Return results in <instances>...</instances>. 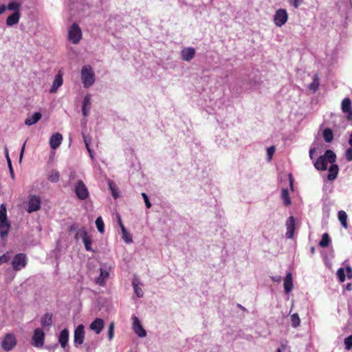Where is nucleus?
<instances>
[{
    "label": "nucleus",
    "mask_w": 352,
    "mask_h": 352,
    "mask_svg": "<svg viewBox=\"0 0 352 352\" xmlns=\"http://www.w3.org/2000/svg\"><path fill=\"white\" fill-rule=\"evenodd\" d=\"M274 152H275V148L273 146H270V147H268L267 148V155H268L269 160H271L273 154L274 153Z\"/></svg>",
    "instance_id": "nucleus-48"
},
{
    "label": "nucleus",
    "mask_w": 352,
    "mask_h": 352,
    "mask_svg": "<svg viewBox=\"0 0 352 352\" xmlns=\"http://www.w3.org/2000/svg\"><path fill=\"white\" fill-rule=\"evenodd\" d=\"M85 338L84 326L82 324L78 325L74 331V343L75 346L78 347L83 343Z\"/></svg>",
    "instance_id": "nucleus-11"
},
{
    "label": "nucleus",
    "mask_w": 352,
    "mask_h": 352,
    "mask_svg": "<svg viewBox=\"0 0 352 352\" xmlns=\"http://www.w3.org/2000/svg\"><path fill=\"white\" fill-rule=\"evenodd\" d=\"M41 113L39 112L34 113L32 116H29L25 120V124L31 126L36 123L41 118Z\"/></svg>",
    "instance_id": "nucleus-25"
},
{
    "label": "nucleus",
    "mask_w": 352,
    "mask_h": 352,
    "mask_svg": "<svg viewBox=\"0 0 352 352\" xmlns=\"http://www.w3.org/2000/svg\"><path fill=\"white\" fill-rule=\"evenodd\" d=\"M238 307H240V309L245 310V308L242 307L241 305H238Z\"/></svg>",
    "instance_id": "nucleus-59"
},
{
    "label": "nucleus",
    "mask_w": 352,
    "mask_h": 352,
    "mask_svg": "<svg viewBox=\"0 0 352 352\" xmlns=\"http://www.w3.org/2000/svg\"><path fill=\"white\" fill-rule=\"evenodd\" d=\"M310 252H311V254H314V252H315V248L314 247H311V249H310Z\"/></svg>",
    "instance_id": "nucleus-57"
},
{
    "label": "nucleus",
    "mask_w": 352,
    "mask_h": 352,
    "mask_svg": "<svg viewBox=\"0 0 352 352\" xmlns=\"http://www.w3.org/2000/svg\"><path fill=\"white\" fill-rule=\"evenodd\" d=\"M342 111L345 113L352 109L351 100L349 98H345L341 104Z\"/></svg>",
    "instance_id": "nucleus-28"
},
{
    "label": "nucleus",
    "mask_w": 352,
    "mask_h": 352,
    "mask_svg": "<svg viewBox=\"0 0 352 352\" xmlns=\"http://www.w3.org/2000/svg\"><path fill=\"white\" fill-rule=\"evenodd\" d=\"M20 18L19 12H14L11 15L8 16L6 20V24L8 26H12L19 23Z\"/></svg>",
    "instance_id": "nucleus-23"
},
{
    "label": "nucleus",
    "mask_w": 352,
    "mask_h": 352,
    "mask_svg": "<svg viewBox=\"0 0 352 352\" xmlns=\"http://www.w3.org/2000/svg\"><path fill=\"white\" fill-rule=\"evenodd\" d=\"M10 228V223L7 218V210L4 204L0 206V236L2 239L6 237Z\"/></svg>",
    "instance_id": "nucleus-3"
},
{
    "label": "nucleus",
    "mask_w": 352,
    "mask_h": 352,
    "mask_svg": "<svg viewBox=\"0 0 352 352\" xmlns=\"http://www.w3.org/2000/svg\"><path fill=\"white\" fill-rule=\"evenodd\" d=\"M96 226L98 230L100 233H103L104 231V224L101 217H98L96 220Z\"/></svg>",
    "instance_id": "nucleus-38"
},
{
    "label": "nucleus",
    "mask_w": 352,
    "mask_h": 352,
    "mask_svg": "<svg viewBox=\"0 0 352 352\" xmlns=\"http://www.w3.org/2000/svg\"><path fill=\"white\" fill-rule=\"evenodd\" d=\"M323 137L327 142H331L333 138V134L331 129L327 128L325 129L323 131Z\"/></svg>",
    "instance_id": "nucleus-36"
},
{
    "label": "nucleus",
    "mask_w": 352,
    "mask_h": 352,
    "mask_svg": "<svg viewBox=\"0 0 352 352\" xmlns=\"http://www.w3.org/2000/svg\"><path fill=\"white\" fill-rule=\"evenodd\" d=\"M345 287H346V290H349V291L351 290L352 289V285H351V283H347Z\"/></svg>",
    "instance_id": "nucleus-56"
},
{
    "label": "nucleus",
    "mask_w": 352,
    "mask_h": 352,
    "mask_svg": "<svg viewBox=\"0 0 352 352\" xmlns=\"http://www.w3.org/2000/svg\"><path fill=\"white\" fill-rule=\"evenodd\" d=\"M286 228L287 232L285 233V236L287 239H292L294 234L295 230V219L294 217H289L286 221Z\"/></svg>",
    "instance_id": "nucleus-14"
},
{
    "label": "nucleus",
    "mask_w": 352,
    "mask_h": 352,
    "mask_svg": "<svg viewBox=\"0 0 352 352\" xmlns=\"http://www.w3.org/2000/svg\"><path fill=\"white\" fill-rule=\"evenodd\" d=\"M16 344V339L14 334L8 333L1 342V347L6 351H11Z\"/></svg>",
    "instance_id": "nucleus-7"
},
{
    "label": "nucleus",
    "mask_w": 352,
    "mask_h": 352,
    "mask_svg": "<svg viewBox=\"0 0 352 352\" xmlns=\"http://www.w3.org/2000/svg\"><path fill=\"white\" fill-rule=\"evenodd\" d=\"M116 221H117L118 224L119 225L120 228H122V226H124V224L122 223V221L121 217H120V214L117 213L116 214Z\"/></svg>",
    "instance_id": "nucleus-51"
},
{
    "label": "nucleus",
    "mask_w": 352,
    "mask_h": 352,
    "mask_svg": "<svg viewBox=\"0 0 352 352\" xmlns=\"http://www.w3.org/2000/svg\"><path fill=\"white\" fill-rule=\"evenodd\" d=\"M131 319L133 321V324H132L133 330L134 331L135 334H137L138 336H139L140 338L146 337V332L145 329L143 328L142 325L141 324V322H140V320L138 319V318L136 316L133 315L131 317Z\"/></svg>",
    "instance_id": "nucleus-9"
},
{
    "label": "nucleus",
    "mask_w": 352,
    "mask_h": 352,
    "mask_svg": "<svg viewBox=\"0 0 352 352\" xmlns=\"http://www.w3.org/2000/svg\"><path fill=\"white\" fill-rule=\"evenodd\" d=\"M338 166L335 164V162L331 164V166L329 168V174L327 176L328 179L330 181L334 180L338 176Z\"/></svg>",
    "instance_id": "nucleus-22"
},
{
    "label": "nucleus",
    "mask_w": 352,
    "mask_h": 352,
    "mask_svg": "<svg viewBox=\"0 0 352 352\" xmlns=\"http://www.w3.org/2000/svg\"><path fill=\"white\" fill-rule=\"evenodd\" d=\"M65 352H69V351H68V347H67V348H66V350H65Z\"/></svg>",
    "instance_id": "nucleus-61"
},
{
    "label": "nucleus",
    "mask_w": 352,
    "mask_h": 352,
    "mask_svg": "<svg viewBox=\"0 0 352 352\" xmlns=\"http://www.w3.org/2000/svg\"><path fill=\"white\" fill-rule=\"evenodd\" d=\"M25 144H26V141L23 143V144L22 145L21 149L20 155H19V162H21V161H22V159L23 157V153L25 152Z\"/></svg>",
    "instance_id": "nucleus-49"
},
{
    "label": "nucleus",
    "mask_w": 352,
    "mask_h": 352,
    "mask_svg": "<svg viewBox=\"0 0 352 352\" xmlns=\"http://www.w3.org/2000/svg\"><path fill=\"white\" fill-rule=\"evenodd\" d=\"M304 0H288L289 3L295 8H298Z\"/></svg>",
    "instance_id": "nucleus-43"
},
{
    "label": "nucleus",
    "mask_w": 352,
    "mask_h": 352,
    "mask_svg": "<svg viewBox=\"0 0 352 352\" xmlns=\"http://www.w3.org/2000/svg\"><path fill=\"white\" fill-rule=\"evenodd\" d=\"M75 192L78 197L80 199H85L89 195L86 186L81 180H78L75 185Z\"/></svg>",
    "instance_id": "nucleus-12"
},
{
    "label": "nucleus",
    "mask_w": 352,
    "mask_h": 352,
    "mask_svg": "<svg viewBox=\"0 0 352 352\" xmlns=\"http://www.w3.org/2000/svg\"><path fill=\"white\" fill-rule=\"evenodd\" d=\"M345 114H346V118L347 119V120L352 122V109L350 110L349 111H347L346 113H345Z\"/></svg>",
    "instance_id": "nucleus-52"
},
{
    "label": "nucleus",
    "mask_w": 352,
    "mask_h": 352,
    "mask_svg": "<svg viewBox=\"0 0 352 352\" xmlns=\"http://www.w3.org/2000/svg\"><path fill=\"white\" fill-rule=\"evenodd\" d=\"M195 49L192 47H184L181 51V57L183 60L190 61L195 56Z\"/></svg>",
    "instance_id": "nucleus-15"
},
{
    "label": "nucleus",
    "mask_w": 352,
    "mask_h": 352,
    "mask_svg": "<svg viewBox=\"0 0 352 352\" xmlns=\"http://www.w3.org/2000/svg\"><path fill=\"white\" fill-rule=\"evenodd\" d=\"M45 333L41 328H36L33 333L32 344L36 348H41L44 344Z\"/></svg>",
    "instance_id": "nucleus-6"
},
{
    "label": "nucleus",
    "mask_w": 352,
    "mask_h": 352,
    "mask_svg": "<svg viewBox=\"0 0 352 352\" xmlns=\"http://www.w3.org/2000/svg\"><path fill=\"white\" fill-rule=\"evenodd\" d=\"M338 219H339L341 225L344 228H347L348 225H347V214H346V213L343 210H340L338 212Z\"/></svg>",
    "instance_id": "nucleus-31"
},
{
    "label": "nucleus",
    "mask_w": 352,
    "mask_h": 352,
    "mask_svg": "<svg viewBox=\"0 0 352 352\" xmlns=\"http://www.w3.org/2000/svg\"><path fill=\"white\" fill-rule=\"evenodd\" d=\"M336 275L341 283H343L345 280L344 270L342 267L338 270Z\"/></svg>",
    "instance_id": "nucleus-40"
},
{
    "label": "nucleus",
    "mask_w": 352,
    "mask_h": 352,
    "mask_svg": "<svg viewBox=\"0 0 352 352\" xmlns=\"http://www.w3.org/2000/svg\"><path fill=\"white\" fill-rule=\"evenodd\" d=\"M11 258V254L9 252H6L0 256V265L8 263Z\"/></svg>",
    "instance_id": "nucleus-41"
},
{
    "label": "nucleus",
    "mask_w": 352,
    "mask_h": 352,
    "mask_svg": "<svg viewBox=\"0 0 352 352\" xmlns=\"http://www.w3.org/2000/svg\"><path fill=\"white\" fill-rule=\"evenodd\" d=\"M142 197L144 199V203H145V205H146V208H150L151 207V203L150 202L148 197L147 196V195L146 193H144V192H142Z\"/></svg>",
    "instance_id": "nucleus-47"
},
{
    "label": "nucleus",
    "mask_w": 352,
    "mask_h": 352,
    "mask_svg": "<svg viewBox=\"0 0 352 352\" xmlns=\"http://www.w3.org/2000/svg\"><path fill=\"white\" fill-rule=\"evenodd\" d=\"M272 280H273L274 281H276V282L279 281V280H280V277H278V278L272 277Z\"/></svg>",
    "instance_id": "nucleus-58"
},
{
    "label": "nucleus",
    "mask_w": 352,
    "mask_h": 352,
    "mask_svg": "<svg viewBox=\"0 0 352 352\" xmlns=\"http://www.w3.org/2000/svg\"><path fill=\"white\" fill-rule=\"evenodd\" d=\"M140 285H142L140 280L136 278H133L132 285L133 287L134 292L138 298H142L144 296V292L142 289V288L139 286Z\"/></svg>",
    "instance_id": "nucleus-21"
},
{
    "label": "nucleus",
    "mask_w": 352,
    "mask_h": 352,
    "mask_svg": "<svg viewBox=\"0 0 352 352\" xmlns=\"http://www.w3.org/2000/svg\"><path fill=\"white\" fill-rule=\"evenodd\" d=\"M69 41L74 44H78L82 38V32L79 26L74 23L69 28L68 32Z\"/></svg>",
    "instance_id": "nucleus-4"
},
{
    "label": "nucleus",
    "mask_w": 352,
    "mask_h": 352,
    "mask_svg": "<svg viewBox=\"0 0 352 352\" xmlns=\"http://www.w3.org/2000/svg\"><path fill=\"white\" fill-rule=\"evenodd\" d=\"M122 232V238L125 241V243L129 244L133 242V239L131 234L127 231L124 226H122L121 228Z\"/></svg>",
    "instance_id": "nucleus-29"
},
{
    "label": "nucleus",
    "mask_w": 352,
    "mask_h": 352,
    "mask_svg": "<svg viewBox=\"0 0 352 352\" xmlns=\"http://www.w3.org/2000/svg\"><path fill=\"white\" fill-rule=\"evenodd\" d=\"M60 175L57 170H52L49 175L48 179L52 182H57L59 180Z\"/></svg>",
    "instance_id": "nucleus-39"
},
{
    "label": "nucleus",
    "mask_w": 352,
    "mask_h": 352,
    "mask_svg": "<svg viewBox=\"0 0 352 352\" xmlns=\"http://www.w3.org/2000/svg\"><path fill=\"white\" fill-rule=\"evenodd\" d=\"M331 243V239L327 233H324L322 236V239L319 242V245L322 248H326L329 246Z\"/></svg>",
    "instance_id": "nucleus-32"
},
{
    "label": "nucleus",
    "mask_w": 352,
    "mask_h": 352,
    "mask_svg": "<svg viewBox=\"0 0 352 352\" xmlns=\"http://www.w3.org/2000/svg\"><path fill=\"white\" fill-rule=\"evenodd\" d=\"M109 276V273L107 270L100 269V274L96 280V283L100 285H104Z\"/></svg>",
    "instance_id": "nucleus-26"
},
{
    "label": "nucleus",
    "mask_w": 352,
    "mask_h": 352,
    "mask_svg": "<svg viewBox=\"0 0 352 352\" xmlns=\"http://www.w3.org/2000/svg\"><path fill=\"white\" fill-rule=\"evenodd\" d=\"M319 86V81L317 78H314V81L309 85V88L316 91Z\"/></svg>",
    "instance_id": "nucleus-44"
},
{
    "label": "nucleus",
    "mask_w": 352,
    "mask_h": 352,
    "mask_svg": "<svg viewBox=\"0 0 352 352\" xmlns=\"http://www.w3.org/2000/svg\"><path fill=\"white\" fill-rule=\"evenodd\" d=\"M113 196L115 198H116V197H117V195H116V193H114V192H113Z\"/></svg>",
    "instance_id": "nucleus-60"
},
{
    "label": "nucleus",
    "mask_w": 352,
    "mask_h": 352,
    "mask_svg": "<svg viewBox=\"0 0 352 352\" xmlns=\"http://www.w3.org/2000/svg\"><path fill=\"white\" fill-rule=\"evenodd\" d=\"M80 237L85 245V250L89 252H94L91 248L92 240L91 236L88 234L87 230L85 228H81L78 230L76 238Z\"/></svg>",
    "instance_id": "nucleus-5"
},
{
    "label": "nucleus",
    "mask_w": 352,
    "mask_h": 352,
    "mask_svg": "<svg viewBox=\"0 0 352 352\" xmlns=\"http://www.w3.org/2000/svg\"><path fill=\"white\" fill-rule=\"evenodd\" d=\"M21 3L16 1H10L7 6V9L11 11L19 12Z\"/></svg>",
    "instance_id": "nucleus-34"
},
{
    "label": "nucleus",
    "mask_w": 352,
    "mask_h": 352,
    "mask_svg": "<svg viewBox=\"0 0 352 352\" xmlns=\"http://www.w3.org/2000/svg\"><path fill=\"white\" fill-rule=\"evenodd\" d=\"M277 352H280V349H278Z\"/></svg>",
    "instance_id": "nucleus-62"
},
{
    "label": "nucleus",
    "mask_w": 352,
    "mask_h": 352,
    "mask_svg": "<svg viewBox=\"0 0 352 352\" xmlns=\"http://www.w3.org/2000/svg\"><path fill=\"white\" fill-rule=\"evenodd\" d=\"M104 320L101 318H96L89 325V329L96 334H99L104 328Z\"/></svg>",
    "instance_id": "nucleus-16"
},
{
    "label": "nucleus",
    "mask_w": 352,
    "mask_h": 352,
    "mask_svg": "<svg viewBox=\"0 0 352 352\" xmlns=\"http://www.w3.org/2000/svg\"><path fill=\"white\" fill-rule=\"evenodd\" d=\"M86 347L87 352H90L96 349V345L94 343L86 344Z\"/></svg>",
    "instance_id": "nucleus-50"
},
{
    "label": "nucleus",
    "mask_w": 352,
    "mask_h": 352,
    "mask_svg": "<svg viewBox=\"0 0 352 352\" xmlns=\"http://www.w3.org/2000/svg\"><path fill=\"white\" fill-rule=\"evenodd\" d=\"M63 141V136L59 133H54L50 139V147L53 149H56L59 147Z\"/></svg>",
    "instance_id": "nucleus-18"
},
{
    "label": "nucleus",
    "mask_w": 352,
    "mask_h": 352,
    "mask_svg": "<svg viewBox=\"0 0 352 352\" xmlns=\"http://www.w3.org/2000/svg\"><path fill=\"white\" fill-rule=\"evenodd\" d=\"M52 314L47 313L45 314L41 319V325L43 327H49L52 325Z\"/></svg>",
    "instance_id": "nucleus-30"
},
{
    "label": "nucleus",
    "mask_w": 352,
    "mask_h": 352,
    "mask_svg": "<svg viewBox=\"0 0 352 352\" xmlns=\"http://www.w3.org/2000/svg\"><path fill=\"white\" fill-rule=\"evenodd\" d=\"M6 8L7 7H6V6L0 5V14H3L6 11Z\"/></svg>",
    "instance_id": "nucleus-55"
},
{
    "label": "nucleus",
    "mask_w": 352,
    "mask_h": 352,
    "mask_svg": "<svg viewBox=\"0 0 352 352\" xmlns=\"http://www.w3.org/2000/svg\"><path fill=\"white\" fill-rule=\"evenodd\" d=\"M82 137H83V140H84L86 148H87V150L88 151V152L89 153V156H90V157L91 159H94V151L91 148V146H90L91 141V138L88 136V135H86L84 133H82Z\"/></svg>",
    "instance_id": "nucleus-27"
},
{
    "label": "nucleus",
    "mask_w": 352,
    "mask_h": 352,
    "mask_svg": "<svg viewBox=\"0 0 352 352\" xmlns=\"http://www.w3.org/2000/svg\"><path fill=\"white\" fill-rule=\"evenodd\" d=\"M26 265V257L25 255L23 254H17L12 262V265L14 270H20L23 267H24Z\"/></svg>",
    "instance_id": "nucleus-13"
},
{
    "label": "nucleus",
    "mask_w": 352,
    "mask_h": 352,
    "mask_svg": "<svg viewBox=\"0 0 352 352\" xmlns=\"http://www.w3.org/2000/svg\"><path fill=\"white\" fill-rule=\"evenodd\" d=\"M81 79L84 87L89 88L95 82V74L92 67L86 65L81 69Z\"/></svg>",
    "instance_id": "nucleus-2"
},
{
    "label": "nucleus",
    "mask_w": 352,
    "mask_h": 352,
    "mask_svg": "<svg viewBox=\"0 0 352 352\" xmlns=\"http://www.w3.org/2000/svg\"><path fill=\"white\" fill-rule=\"evenodd\" d=\"M69 331L67 329L62 330L58 336V342L62 348L66 350L68 347Z\"/></svg>",
    "instance_id": "nucleus-17"
},
{
    "label": "nucleus",
    "mask_w": 352,
    "mask_h": 352,
    "mask_svg": "<svg viewBox=\"0 0 352 352\" xmlns=\"http://www.w3.org/2000/svg\"><path fill=\"white\" fill-rule=\"evenodd\" d=\"M344 345L346 350L352 348V334L344 339Z\"/></svg>",
    "instance_id": "nucleus-42"
},
{
    "label": "nucleus",
    "mask_w": 352,
    "mask_h": 352,
    "mask_svg": "<svg viewBox=\"0 0 352 352\" xmlns=\"http://www.w3.org/2000/svg\"><path fill=\"white\" fill-rule=\"evenodd\" d=\"M281 199L285 206L291 204L290 197L287 189H283L281 191Z\"/></svg>",
    "instance_id": "nucleus-35"
},
{
    "label": "nucleus",
    "mask_w": 352,
    "mask_h": 352,
    "mask_svg": "<svg viewBox=\"0 0 352 352\" xmlns=\"http://www.w3.org/2000/svg\"><path fill=\"white\" fill-rule=\"evenodd\" d=\"M336 155L331 150H327L323 155L320 156L314 163L315 168L318 170H325L329 164L336 162Z\"/></svg>",
    "instance_id": "nucleus-1"
},
{
    "label": "nucleus",
    "mask_w": 352,
    "mask_h": 352,
    "mask_svg": "<svg viewBox=\"0 0 352 352\" xmlns=\"http://www.w3.org/2000/svg\"><path fill=\"white\" fill-rule=\"evenodd\" d=\"M345 156L347 161H352V146L346 150Z\"/></svg>",
    "instance_id": "nucleus-46"
},
{
    "label": "nucleus",
    "mask_w": 352,
    "mask_h": 352,
    "mask_svg": "<svg viewBox=\"0 0 352 352\" xmlns=\"http://www.w3.org/2000/svg\"><path fill=\"white\" fill-rule=\"evenodd\" d=\"M287 19L288 14L285 9H278L274 16V23L278 27L283 25L287 22Z\"/></svg>",
    "instance_id": "nucleus-10"
},
{
    "label": "nucleus",
    "mask_w": 352,
    "mask_h": 352,
    "mask_svg": "<svg viewBox=\"0 0 352 352\" xmlns=\"http://www.w3.org/2000/svg\"><path fill=\"white\" fill-rule=\"evenodd\" d=\"M316 151V148L315 147H313V148H311L310 150H309V157L311 159H313V155H314V153Z\"/></svg>",
    "instance_id": "nucleus-54"
},
{
    "label": "nucleus",
    "mask_w": 352,
    "mask_h": 352,
    "mask_svg": "<svg viewBox=\"0 0 352 352\" xmlns=\"http://www.w3.org/2000/svg\"><path fill=\"white\" fill-rule=\"evenodd\" d=\"M114 324L113 322H111L109 326V328H108V337H109V340H111L113 338V335H114Z\"/></svg>",
    "instance_id": "nucleus-45"
},
{
    "label": "nucleus",
    "mask_w": 352,
    "mask_h": 352,
    "mask_svg": "<svg viewBox=\"0 0 352 352\" xmlns=\"http://www.w3.org/2000/svg\"><path fill=\"white\" fill-rule=\"evenodd\" d=\"M292 326L294 328L298 327L300 324V319L298 314H293L290 317Z\"/></svg>",
    "instance_id": "nucleus-37"
},
{
    "label": "nucleus",
    "mask_w": 352,
    "mask_h": 352,
    "mask_svg": "<svg viewBox=\"0 0 352 352\" xmlns=\"http://www.w3.org/2000/svg\"><path fill=\"white\" fill-rule=\"evenodd\" d=\"M346 270L348 278H352V269H351V267L349 265H348L346 267Z\"/></svg>",
    "instance_id": "nucleus-53"
},
{
    "label": "nucleus",
    "mask_w": 352,
    "mask_h": 352,
    "mask_svg": "<svg viewBox=\"0 0 352 352\" xmlns=\"http://www.w3.org/2000/svg\"><path fill=\"white\" fill-rule=\"evenodd\" d=\"M41 199L38 196H30L28 201V212L32 213L38 211L41 208Z\"/></svg>",
    "instance_id": "nucleus-8"
},
{
    "label": "nucleus",
    "mask_w": 352,
    "mask_h": 352,
    "mask_svg": "<svg viewBox=\"0 0 352 352\" xmlns=\"http://www.w3.org/2000/svg\"><path fill=\"white\" fill-rule=\"evenodd\" d=\"M293 288L292 276L288 273L284 279V289L285 293H289Z\"/></svg>",
    "instance_id": "nucleus-24"
},
{
    "label": "nucleus",
    "mask_w": 352,
    "mask_h": 352,
    "mask_svg": "<svg viewBox=\"0 0 352 352\" xmlns=\"http://www.w3.org/2000/svg\"><path fill=\"white\" fill-rule=\"evenodd\" d=\"M91 107V96L86 95L83 99L82 111L84 116H87Z\"/></svg>",
    "instance_id": "nucleus-20"
},
{
    "label": "nucleus",
    "mask_w": 352,
    "mask_h": 352,
    "mask_svg": "<svg viewBox=\"0 0 352 352\" xmlns=\"http://www.w3.org/2000/svg\"><path fill=\"white\" fill-rule=\"evenodd\" d=\"M5 155H6V160H7V162H8V165L10 176H11L12 179H14V170H13L11 160L10 158L9 153H8V150L7 147L5 148Z\"/></svg>",
    "instance_id": "nucleus-33"
},
{
    "label": "nucleus",
    "mask_w": 352,
    "mask_h": 352,
    "mask_svg": "<svg viewBox=\"0 0 352 352\" xmlns=\"http://www.w3.org/2000/svg\"><path fill=\"white\" fill-rule=\"evenodd\" d=\"M350 1H351V2H352V0H350Z\"/></svg>",
    "instance_id": "nucleus-63"
},
{
    "label": "nucleus",
    "mask_w": 352,
    "mask_h": 352,
    "mask_svg": "<svg viewBox=\"0 0 352 352\" xmlns=\"http://www.w3.org/2000/svg\"><path fill=\"white\" fill-rule=\"evenodd\" d=\"M63 85L62 74L59 72L55 76L52 85L50 89V93H54Z\"/></svg>",
    "instance_id": "nucleus-19"
}]
</instances>
